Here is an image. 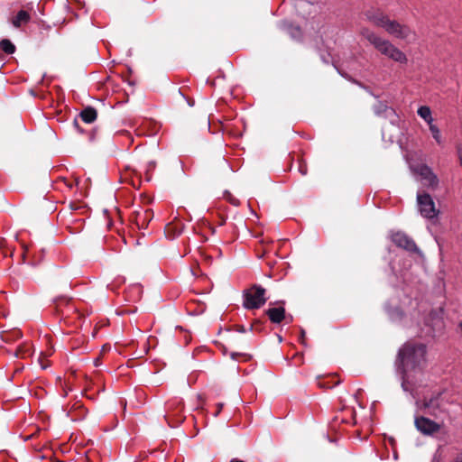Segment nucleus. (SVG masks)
<instances>
[{"label": "nucleus", "mask_w": 462, "mask_h": 462, "mask_svg": "<svg viewBox=\"0 0 462 462\" xmlns=\"http://www.w3.org/2000/svg\"><path fill=\"white\" fill-rule=\"evenodd\" d=\"M230 462H245V461L237 459V458H233L230 460Z\"/></svg>", "instance_id": "obj_38"}, {"label": "nucleus", "mask_w": 462, "mask_h": 462, "mask_svg": "<svg viewBox=\"0 0 462 462\" xmlns=\"http://www.w3.org/2000/svg\"><path fill=\"white\" fill-rule=\"evenodd\" d=\"M341 383L340 380H334V381H329L328 378H319L318 379V385L319 388H322V389H331L337 385H338L339 383Z\"/></svg>", "instance_id": "obj_18"}, {"label": "nucleus", "mask_w": 462, "mask_h": 462, "mask_svg": "<svg viewBox=\"0 0 462 462\" xmlns=\"http://www.w3.org/2000/svg\"><path fill=\"white\" fill-rule=\"evenodd\" d=\"M360 35L366 39L383 55L394 61L406 63V55L388 40L383 39L366 27L360 29Z\"/></svg>", "instance_id": "obj_2"}, {"label": "nucleus", "mask_w": 462, "mask_h": 462, "mask_svg": "<svg viewBox=\"0 0 462 462\" xmlns=\"http://www.w3.org/2000/svg\"><path fill=\"white\" fill-rule=\"evenodd\" d=\"M425 325L429 327L426 335L435 337L438 333H440L444 328L442 309L431 310L425 319Z\"/></svg>", "instance_id": "obj_5"}, {"label": "nucleus", "mask_w": 462, "mask_h": 462, "mask_svg": "<svg viewBox=\"0 0 462 462\" xmlns=\"http://www.w3.org/2000/svg\"><path fill=\"white\" fill-rule=\"evenodd\" d=\"M231 202H232V204H234V205H237V204H238L236 199H233Z\"/></svg>", "instance_id": "obj_39"}, {"label": "nucleus", "mask_w": 462, "mask_h": 462, "mask_svg": "<svg viewBox=\"0 0 462 462\" xmlns=\"http://www.w3.org/2000/svg\"><path fill=\"white\" fill-rule=\"evenodd\" d=\"M170 416H171L170 414H167V415H164V418L167 420L168 424L171 427H176V426L180 425V423H182L184 420V417L181 415H179V414H176V420H171Z\"/></svg>", "instance_id": "obj_23"}, {"label": "nucleus", "mask_w": 462, "mask_h": 462, "mask_svg": "<svg viewBox=\"0 0 462 462\" xmlns=\"http://www.w3.org/2000/svg\"><path fill=\"white\" fill-rule=\"evenodd\" d=\"M79 116L82 121L87 124H91L97 119V112L94 107L88 106L80 112Z\"/></svg>", "instance_id": "obj_15"}, {"label": "nucleus", "mask_w": 462, "mask_h": 462, "mask_svg": "<svg viewBox=\"0 0 462 462\" xmlns=\"http://www.w3.org/2000/svg\"><path fill=\"white\" fill-rule=\"evenodd\" d=\"M31 16L27 11L20 10L15 16L13 17L11 23L14 27L19 28L23 24L29 23Z\"/></svg>", "instance_id": "obj_14"}, {"label": "nucleus", "mask_w": 462, "mask_h": 462, "mask_svg": "<svg viewBox=\"0 0 462 462\" xmlns=\"http://www.w3.org/2000/svg\"><path fill=\"white\" fill-rule=\"evenodd\" d=\"M266 290L258 284L252 285L243 292V306L247 310L260 309L267 301Z\"/></svg>", "instance_id": "obj_3"}, {"label": "nucleus", "mask_w": 462, "mask_h": 462, "mask_svg": "<svg viewBox=\"0 0 462 462\" xmlns=\"http://www.w3.org/2000/svg\"><path fill=\"white\" fill-rule=\"evenodd\" d=\"M453 462H462V452L457 454Z\"/></svg>", "instance_id": "obj_32"}, {"label": "nucleus", "mask_w": 462, "mask_h": 462, "mask_svg": "<svg viewBox=\"0 0 462 462\" xmlns=\"http://www.w3.org/2000/svg\"><path fill=\"white\" fill-rule=\"evenodd\" d=\"M440 395H441V393H438L437 394H435L430 398H427V397L423 398L422 407H423V409L428 411L429 414L435 416L436 411L440 408V403H439Z\"/></svg>", "instance_id": "obj_12"}, {"label": "nucleus", "mask_w": 462, "mask_h": 462, "mask_svg": "<svg viewBox=\"0 0 462 462\" xmlns=\"http://www.w3.org/2000/svg\"><path fill=\"white\" fill-rule=\"evenodd\" d=\"M322 60H323L324 62L328 63V60L326 59V57L322 56Z\"/></svg>", "instance_id": "obj_40"}, {"label": "nucleus", "mask_w": 462, "mask_h": 462, "mask_svg": "<svg viewBox=\"0 0 462 462\" xmlns=\"http://www.w3.org/2000/svg\"><path fill=\"white\" fill-rule=\"evenodd\" d=\"M285 320H286L287 323H291V322H292L293 318H292L291 315H288V316L286 315Z\"/></svg>", "instance_id": "obj_35"}, {"label": "nucleus", "mask_w": 462, "mask_h": 462, "mask_svg": "<svg viewBox=\"0 0 462 462\" xmlns=\"http://www.w3.org/2000/svg\"><path fill=\"white\" fill-rule=\"evenodd\" d=\"M427 346L423 343L408 341L399 349L395 360L396 373L401 376L402 388L411 392L416 385L417 376L421 374L427 365Z\"/></svg>", "instance_id": "obj_1"}, {"label": "nucleus", "mask_w": 462, "mask_h": 462, "mask_svg": "<svg viewBox=\"0 0 462 462\" xmlns=\"http://www.w3.org/2000/svg\"><path fill=\"white\" fill-rule=\"evenodd\" d=\"M236 330L239 333L246 332V328L243 325H237Z\"/></svg>", "instance_id": "obj_29"}, {"label": "nucleus", "mask_w": 462, "mask_h": 462, "mask_svg": "<svg viewBox=\"0 0 462 462\" xmlns=\"http://www.w3.org/2000/svg\"><path fill=\"white\" fill-rule=\"evenodd\" d=\"M356 83L359 87H361L362 88H364L367 93H369L370 95H372L374 97H375V98H378V97H379V96H377V95L374 94V93L372 92V90H371L368 87L365 86L363 83H361V82H357V81H356Z\"/></svg>", "instance_id": "obj_26"}, {"label": "nucleus", "mask_w": 462, "mask_h": 462, "mask_svg": "<svg viewBox=\"0 0 462 462\" xmlns=\"http://www.w3.org/2000/svg\"><path fill=\"white\" fill-rule=\"evenodd\" d=\"M417 202L423 217L432 219L438 216L439 210L436 209L435 203L429 193L419 191L417 193Z\"/></svg>", "instance_id": "obj_4"}, {"label": "nucleus", "mask_w": 462, "mask_h": 462, "mask_svg": "<svg viewBox=\"0 0 462 462\" xmlns=\"http://www.w3.org/2000/svg\"><path fill=\"white\" fill-rule=\"evenodd\" d=\"M263 322L261 321L260 319H255L251 324L249 330L250 331L255 330V331L261 332L263 330Z\"/></svg>", "instance_id": "obj_24"}, {"label": "nucleus", "mask_w": 462, "mask_h": 462, "mask_svg": "<svg viewBox=\"0 0 462 462\" xmlns=\"http://www.w3.org/2000/svg\"><path fill=\"white\" fill-rule=\"evenodd\" d=\"M417 114L424 120L430 119L431 116V110L428 106H421L418 108Z\"/></svg>", "instance_id": "obj_21"}, {"label": "nucleus", "mask_w": 462, "mask_h": 462, "mask_svg": "<svg viewBox=\"0 0 462 462\" xmlns=\"http://www.w3.org/2000/svg\"><path fill=\"white\" fill-rule=\"evenodd\" d=\"M285 30L292 39L298 40L301 38L302 33L300 26L292 23H286Z\"/></svg>", "instance_id": "obj_16"}, {"label": "nucleus", "mask_w": 462, "mask_h": 462, "mask_svg": "<svg viewBox=\"0 0 462 462\" xmlns=\"http://www.w3.org/2000/svg\"><path fill=\"white\" fill-rule=\"evenodd\" d=\"M424 120H425V122L428 124V125H429V128H430V129L431 128V125H435L433 124V118H432V116H430V119H424Z\"/></svg>", "instance_id": "obj_31"}, {"label": "nucleus", "mask_w": 462, "mask_h": 462, "mask_svg": "<svg viewBox=\"0 0 462 462\" xmlns=\"http://www.w3.org/2000/svg\"><path fill=\"white\" fill-rule=\"evenodd\" d=\"M389 34L402 40L408 39L412 32L409 26L401 24L397 21L390 20L388 17L387 22L383 27Z\"/></svg>", "instance_id": "obj_7"}, {"label": "nucleus", "mask_w": 462, "mask_h": 462, "mask_svg": "<svg viewBox=\"0 0 462 462\" xmlns=\"http://www.w3.org/2000/svg\"><path fill=\"white\" fill-rule=\"evenodd\" d=\"M305 331L301 329L300 331V342L304 344Z\"/></svg>", "instance_id": "obj_34"}, {"label": "nucleus", "mask_w": 462, "mask_h": 462, "mask_svg": "<svg viewBox=\"0 0 462 462\" xmlns=\"http://www.w3.org/2000/svg\"><path fill=\"white\" fill-rule=\"evenodd\" d=\"M391 240L397 247L402 248L409 253L420 254V250L414 240L404 232L397 231L393 233Z\"/></svg>", "instance_id": "obj_6"}, {"label": "nucleus", "mask_w": 462, "mask_h": 462, "mask_svg": "<svg viewBox=\"0 0 462 462\" xmlns=\"http://www.w3.org/2000/svg\"><path fill=\"white\" fill-rule=\"evenodd\" d=\"M386 311L390 317V319L393 321L401 320L403 317V312L397 307L395 308H386Z\"/></svg>", "instance_id": "obj_20"}, {"label": "nucleus", "mask_w": 462, "mask_h": 462, "mask_svg": "<svg viewBox=\"0 0 462 462\" xmlns=\"http://www.w3.org/2000/svg\"><path fill=\"white\" fill-rule=\"evenodd\" d=\"M0 47L6 54L14 53L16 49L14 44L8 39H3L0 42Z\"/></svg>", "instance_id": "obj_19"}, {"label": "nucleus", "mask_w": 462, "mask_h": 462, "mask_svg": "<svg viewBox=\"0 0 462 462\" xmlns=\"http://www.w3.org/2000/svg\"><path fill=\"white\" fill-rule=\"evenodd\" d=\"M365 19L377 27L383 28L387 22L388 16L380 9H368L364 13Z\"/></svg>", "instance_id": "obj_11"}, {"label": "nucleus", "mask_w": 462, "mask_h": 462, "mask_svg": "<svg viewBox=\"0 0 462 462\" xmlns=\"http://www.w3.org/2000/svg\"><path fill=\"white\" fill-rule=\"evenodd\" d=\"M414 424L417 430L423 435L430 436L440 430V424L424 416L415 417Z\"/></svg>", "instance_id": "obj_10"}, {"label": "nucleus", "mask_w": 462, "mask_h": 462, "mask_svg": "<svg viewBox=\"0 0 462 462\" xmlns=\"http://www.w3.org/2000/svg\"><path fill=\"white\" fill-rule=\"evenodd\" d=\"M230 357L233 360H236V361L238 360V357H244L245 360H249L251 358V356L249 355L244 354V353H239V352H232V353H230Z\"/></svg>", "instance_id": "obj_25"}, {"label": "nucleus", "mask_w": 462, "mask_h": 462, "mask_svg": "<svg viewBox=\"0 0 462 462\" xmlns=\"http://www.w3.org/2000/svg\"><path fill=\"white\" fill-rule=\"evenodd\" d=\"M217 407H218V410L216 411L215 416L218 415V413L220 412V411H221V409L223 407V404L222 403H218Z\"/></svg>", "instance_id": "obj_36"}, {"label": "nucleus", "mask_w": 462, "mask_h": 462, "mask_svg": "<svg viewBox=\"0 0 462 462\" xmlns=\"http://www.w3.org/2000/svg\"><path fill=\"white\" fill-rule=\"evenodd\" d=\"M457 155L459 159L460 165L462 166V147H457Z\"/></svg>", "instance_id": "obj_30"}, {"label": "nucleus", "mask_w": 462, "mask_h": 462, "mask_svg": "<svg viewBox=\"0 0 462 462\" xmlns=\"http://www.w3.org/2000/svg\"><path fill=\"white\" fill-rule=\"evenodd\" d=\"M278 339H279L280 342L282 341V337L281 336H278Z\"/></svg>", "instance_id": "obj_41"}, {"label": "nucleus", "mask_w": 462, "mask_h": 462, "mask_svg": "<svg viewBox=\"0 0 462 462\" xmlns=\"http://www.w3.org/2000/svg\"><path fill=\"white\" fill-rule=\"evenodd\" d=\"M73 124H74V126L78 129V131H79V133H83V130L79 127V122H78L76 119L74 120V123H73Z\"/></svg>", "instance_id": "obj_33"}, {"label": "nucleus", "mask_w": 462, "mask_h": 462, "mask_svg": "<svg viewBox=\"0 0 462 462\" xmlns=\"http://www.w3.org/2000/svg\"><path fill=\"white\" fill-rule=\"evenodd\" d=\"M431 135L433 139L436 141L438 144H441L443 143L442 137L440 134V130L437 125H431V128L430 129Z\"/></svg>", "instance_id": "obj_22"}, {"label": "nucleus", "mask_w": 462, "mask_h": 462, "mask_svg": "<svg viewBox=\"0 0 462 462\" xmlns=\"http://www.w3.org/2000/svg\"><path fill=\"white\" fill-rule=\"evenodd\" d=\"M414 171L420 177V181L425 187L431 189H435L438 187L439 179L430 167L426 164H420Z\"/></svg>", "instance_id": "obj_8"}, {"label": "nucleus", "mask_w": 462, "mask_h": 462, "mask_svg": "<svg viewBox=\"0 0 462 462\" xmlns=\"http://www.w3.org/2000/svg\"><path fill=\"white\" fill-rule=\"evenodd\" d=\"M270 321L273 324H280L286 319V311L283 307L269 308L265 310Z\"/></svg>", "instance_id": "obj_13"}, {"label": "nucleus", "mask_w": 462, "mask_h": 462, "mask_svg": "<svg viewBox=\"0 0 462 462\" xmlns=\"http://www.w3.org/2000/svg\"><path fill=\"white\" fill-rule=\"evenodd\" d=\"M431 462H442L441 455L436 452L432 457Z\"/></svg>", "instance_id": "obj_28"}, {"label": "nucleus", "mask_w": 462, "mask_h": 462, "mask_svg": "<svg viewBox=\"0 0 462 462\" xmlns=\"http://www.w3.org/2000/svg\"><path fill=\"white\" fill-rule=\"evenodd\" d=\"M299 171L300 172L301 175H306L308 172L307 165L305 163L300 162L299 165Z\"/></svg>", "instance_id": "obj_27"}, {"label": "nucleus", "mask_w": 462, "mask_h": 462, "mask_svg": "<svg viewBox=\"0 0 462 462\" xmlns=\"http://www.w3.org/2000/svg\"><path fill=\"white\" fill-rule=\"evenodd\" d=\"M373 111L375 116L388 119L393 125L399 124L400 118L396 111L385 102L378 101L373 106Z\"/></svg>", "instance_id": "obj_9"}, {"label": "nucleus", "mask_w": 462, "mask_h": 462, "mask_svg": "<svg viewBox=\"0 0 462 462\" xmlns=\"http://www.w3.org/2000/svg\"><path fill=\"white\" fill-rule=\"evenodd\" d=\"M94 139H95V131H92V132H91V134H90V136H89V140H90V141H94Z\"/></svg>", "instance_id": "obj_37"}, {"label": "nucleus", "mask_w": 462, "mask_h": 462, "mask_svg": "<svg viewBox=\"0 0 462 462\" xmlns=\"http://www.w3.org/2000/svg\"><path fill=\"white\" fill-rule=\"evenodd\" d=\"M153 213L152 210H146L143 215H139L136 219L137 225L143 228L152 220Z\"/></svg>", "instance_id": "obj_17"}]
</instances>
